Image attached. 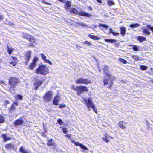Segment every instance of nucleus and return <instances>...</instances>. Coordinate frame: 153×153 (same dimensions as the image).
Masks as SVG:
<instances>
[{"label": "nucleus", "mask_w": 153, "mask_h": 153, "mask_svg": "<svg viewBox=\"0 0 153 153\" xmlns=\"http://www.w3.org/2000/svg\"><path fill=\"white\" fill-rule=\"evenodd\" d=\"M23 98V96L19 94H17L15 96V98L18 101L19 100H22Z\"/></svg>", "instance_id": "aec40b11"}, {"label": "nucleus", "mask_w": 153, "mask_h": 153, "mask_svg": "<svg viewBox=\"0 0 153 153\" xmlns=\"http://www.w3.org/2000/svg\"><path fill=\"white\" fill-rule=\"evenodd\" d=\"M59 97L58 96H56L54 97L53 100V103L54 105H58V102L59 101Z\"/></svg>", "instance_id": "f3484780"}, {"label": "nucleus", "mask_w": 153, "mask_h": 153, "mask_svg": "<svg viewBox=\"0 0 153 153\" xmlns=\"http://www.w3.org/2000/svg\"><path fill=\"white\" fill-rule=\"evenodd\" d=\"M64 3L65 4L64 7L66 10H69L71 5V2L65 1Z\"/></svg>", "instance_id": "ddd939ff"}, {"label": "nucleus", "mask_w": 153, "mask_h": 153, "mask_svg": "<svg viewBox=\"0 0 153 153\" xmlns=\"http://www.w3.org/2000/svg\"><path fill=\"white\" fill-rule=\"evenodd\" d=\"M88 89L87 87L84 86H77V94L78 95L84 92H86L88 91Z\"/></svg>", "instance_id": "0eeeda50"}, {"label": "nucleus", "mask_w": 153, "mask_h": 153, "mask_svg": "<svg viewBox=\"0 0 153 153\" xmlns=\"http://www.w3.org/2000/svg\"><path fill=\"white\" fill-rule=\"evenodd\" d=\"M140 26V25L138 23L132 24L130 25V27L131 28H134Z\"/></svg>", "instance_id": "bb28decb"}, {"label": "nucleus", "mask_w": 153, "mask_h": 153, "mask_svg": "<svg viewBox=\"0 0 153 153\" xmlns=\"http://www.w3.org/2000/svg\"><path fill=\"white\" fill-rule=\"evenodd\" d=\"M137 39L140 42L146 40V37L140 36H138L137 37Z\"/></svg>", "instance_id": "412c9836"}, {"label": "nucleus", "mask_w": 153, "mask_h": 153, "mask_svg": "<svg viewBox=\"0 0 153 153\" xmlns=\"http://www.w3.org/2000/svg\"><path fill=\"white\" fill-rule=\"evenodd\" d=\"M43 3H45V4H47V5H50V4L49 3H47L45 1H43Z\"/></svg>", "instance_id": "bf43d9fd"}, {"label": "nucleus", "mask_w": 153, "mask_h": 153, "mask_svg": "<svg viewBox=\"0 0 153 153\" xmlns=\"http://www.w3.org/2000/svg\"><path fill=\"white\" fill-rule=\"evenodd\" d=\"M30 53L31 52L30 51H28L25 53L26 59L27 61V62H26V64H27L30 57Z\"/></svg>", "instance_id": "6ab92c4d"}, {"label": "nucleus", "mask_w": 153, "mask_h": 153, "mask_svg": "<svg viewBox=\"0 0 153 153\" xmlns=\"http://www.w3.org/2000/svg\"><path fill=\"white\" fill-rule=\"evenodd\" d=\"M4 16L2 15H0V21L4 19Z\"/></svg>", "instance_id": "864d4df0"}, {"label": "nucleus", "mask_w": 153, "mask_h": 153, "mask_svg": "<svg viewBox=\"0 0 153 153\" xmlns=\"http://www.w3.org/2000/svg\"><path fill=\"white\" fill-rule=\"evenodd\" d=\"M47 144L49 146H53V149L55 148L56 146V144L55 143L53 140L52 139H51L48 140Z\"/></svg>", "instance_id": "1a4fd4ad"}, {"label": "nucleus", "mask_w": 153, "mask_h": 153, "mask_svg": "<svg viewBox=\"0 0 153 153\" xmlns=\"http://www.w3.org/2000/svg\"><path fill=\"white\" fill-rule=\"evenodd\" d=\"M143 32L145 34L149 35L150 34V32L148 31L147 29H143L142 30Z\"/></svg>", "instance_id": "cd10ccee"}, {"label": "nucleus", "mask_w": 153, "mask_h": 153, "mask_svg": "<svg viewBox=\"0 0 153 153\" xmlns=\"http://www.w3.org/2000/svg\"><path fill=\"white\" fill-rule=\"evenodd\" d=\"M133 46L132 49L134 51H136L138 50V46L136 45H134Z\"/></svg>", "instance_id": "a19ab883"}, {"label": "nucleus", "mask_w": 153, "mask_h": 153, "mask_svg": "<svg viewBox=\"0 0 153 153\" xmlns=\"http://www.w3.org/2000/svg\"><path fill=\"white\" fill-rule=\"evenodd\" d=\"M38 59L37 58L35 57L34 58L33 62L35 61V63H36V62L38 60Z\"/></svg>", "instance_id": "5fc2aeb1"}, {"label": "nucleus", "mask_w": 153, "mask_h": 153, "mask_svg": "<svg viewBox=\"0 0 153 153\" xmlns=\"http://www.w3.org/2000/svg\"><path fill=\"white\" fill-rule=\"evenodd\" d=\"M2 137L5 141L10 140L12 139L11 137L7 135V134H3L2 135Z\"/></svg>", "instance_id": "2eb2a0df"}, {"label": "nucleus", "mask_w": 153, "mask_h": 153, "mask_svg": "<svg viewBox=\"0 0 153 153\" xmlns=\"http://www.w3.org/2000/svg\"><path fill=\"white\" fill-rule=\"evenodd\" d=\"M72 142L74 143V144L76 146H79L81 148L85 149V150H87L88 148L83 145L81 144L80 143H79L77 142H75L73 140L72 141Z\"/></svg>", "instance_id": "f8f14e48"}, {"label": "nucleus", "mask_w": 153, "mask_h": 153, "mask_svg": "<svg viewBox=\"0 0 153 153\" xmlns=\"http://www.w3.org/2000/svg\"><path fill=\"white\" fill-rule=\"evenodd\" d=\"M58 122L60 125H62L63 124V122L61 119H59L58 120Z\"/></svg>", "instance_id": "09e8293b"}, {"label": "nucleus", "mask_w": 153, "mask_h": 153, "mask_svg": "<svg viewBox=\"0 0 153 153\" xmlns=\"http://www.w3.org/2000/svg\"><path fill=\"white\" fill-rule=\"evenodd\" d=\"M44 130H45V132L46 133L47 132H46L47 131L46 130V129L45 128H44Z\"/></svg>", "instance_id": "69168bd1"}, {"label": "nucleus", "mask_w": 153, "mask_h": 153, "mask_svg": "<svg viewBox=\"0 0 153 153\" xmlns=\"http://www.w3.org/2000/svg\"><path fill=\"white\" fill-rule=\"evenodd\" d=\"M22 36L23 38L29 40L30 42H32L29 44L30 46H34V43L35 41V38L31 35L26 33H22Z\"/></svg>", "instance_id": "20e7f679"}, {"label": "nucleus", "mask_w": 153, "mask_h": 153, "mask_svg": "<svg viewBox=\"0 0 153 153\" xmlns=\"http://www.w3.org/2000/svg\"><path fill=\"white\" fill-rule=\"evenodd\" d=\"M82 102L83 103L85 104L87 108L89 110H91V108L94 112L97 113V110L96 109L95 105L92 102L91 98H89L87 100L85 98L83 97Z\"/></svg>", "instance_id": "f257e3e1"}, {"label": "nucleus", "mask_w": 153, "mask_h": 153, "mask_svg": "<svg viewBox=\"0 0 153 153\" xmlns=\"http://www.w3.org/2000/svg\"><path fill=\"white\" fill-rule=\"evenodd\" d=\"M12 58L13 59V60H14V61H17V58L16 57H12Z\"/></svg>", "instance_id": "6e6d98bb"}, {"label": "nucleus", "mask_w": 153, "mask_h": 153, "mask_svg": "<svg viewBox=\"0 0 153 153\" xmlns=\"http://www.w3.org/2000/svg\"><path fill=\"white\" fill-rule=\"evenodd\" d=\"M98 26L99 27H103L105 28V29H107L108 27V26L106 24H99Z\"/></svg>", "instance_id": "c756f323"}, {"label": "nucleus", "mask_w": 153, "mask_h": 153, "mask_svg": "<svg viewBox=\"0 0 153 153\" xmlns=\"http://www.w3.org/2000/svg\"><path fill=\"white\" fill-rule=\"evenodd\" d=\"M4 121V118L3 116H0V123H3Z\"/></svg>", "instance_id": "79ce46f5"}, {"label": "nucleus", "mask_w": 153, "mask_h": 153, "mask_svg": "<svg viewBox=\"0 0 153 153\" xmlns=\"http://www.w3.org/2000/svg\"><path fill=\"white\" fill-rule=\"evenodd\" d=\"M43 83V82L42 81H40V80H39V81H38L36 84V85L38 86H40L41 85L42 83Z\"/></svg>", "instance_id": "58836bf2"}, {"label": "nucleus", "mask_w": 153, "mask_h": 153, "mask_svg": "<svg viewBox=\"0 0 153 153\" xmlns=\"http://www.w3.org/2000/svg\"><path fill=\"white\" fill-rule=\"evenodd\" d=\"M151 82L153 83V80H151Z\"/></svg>", "instance_id": "338daca9"}, {"label": "nucleus", "mask_w": 153, "mask_h": 153, "mask_svg": "<svg viewBox=\"0 0 153 153\" xmlns=\"http://www.w3.org/2000/svg\"><path fill=\"white\" fill-rule=\"evenodd\" d=\"M76 82L77 83L85 84H88L91 83V80L83 78H79L76 80Z\"/></svg>", "instance_id": "423d86ee"}, {"label": "nucleus", "mask_w": 153, "mask_h": 153, "mask_svg": "<svg viewBox=\"0 0 153 153\" xmlns=\"http://www.w3.org/2000/svg\"><path fill=\"white\" fill-rule=\"evenodd\" d=\"M123 122L122 121H120L119 123V126L122 129H124L125 128V126L122 124Z\"/></svg>", "instance_id": "72a5a7b5"}, {"label": "nucleus", "mask_w": 153, "mask_h": 153, "mask_svg": "<svg viewBox=\"0 0 153 153\" xmlns=\"http://www.w3.org/2000/svg\"><path fill=\"white\" fill-rule=\"evenodd\" d=\"M105 137L103 138L102 139L104 141H105L106 143H108L109 142V140H108L109 139H113V138L111 136H109L107 134H105Z\"/></svg>", "instance_id": "4468645a"}, {"label": "nucleus", "mask_w": 153, "mask_h": 153, "mask_svg": "<svg viewBox=\"0 0 153 153\" xmlns=\"http://www.w3.org/2000/svg\"><path fill=\"white\" fill-rule=\"evenodd\" d=\"M23 122L24 121L22 119V118L20 117L14 122V124L16 126L21 125L23 124Z\"/></svg>", "instance_id": "6e6552de"}, {"label": "nucleus", "mask_w": 153, "mask_h": 153, "mask_svg": "<svg viewBox=\"0 0 153 153\" xmlns=\"http://www.w3.org/2000/svg\"><path fill=\"white\" fill-rule=\"evenodd\" d=\"M97 1L100 3H101V0H97Z\"/></svg>", "instance_id": "052dcab7"}, {"label": "nucleus", "mask_w": 153, "mask_h": 153, "mask_svg": "<svg viewBox=\"0 0 153 153\" xmlns=\"http://www.w3.org/2000/svg\"><path fill=\"white\" fill-rule=\"evenodd\" d=\"M108 67L107 66H105L103 69V71L106 75L109 77L111 76V75L108 72Z\"/></svg>", "instance_id": "dca6fc26"}, {"label": "nucleus", "mask_w": 153, "mask_h": 153, "mask_svg": "<svg viewBox=\"0 0 153 153\" xmlns=\"http://www.w3.org/2000/svg\"><path fill=\"white\" fill-rule=\"evenodd\" d=\"M6 103H7H7H9V101H6Z\"/></svg>", "instance_id": "e2e57ef3"}, {"label": "nucleus", "mask_w": 153, "mask_h": 153, "mask_svg": "<svg viewBox=\"0 0 153 153\" xmlns=\"http://www.w3.org/2000/svg\"><path fill=\"white\" fill-rule=\"evenodd\" d=\"M108 6H111L114 5L115 3L112 0H108Z\"/></svg>", "instance_id": "f704fd0d"}, {"label": "nucleus", "mask_w": 153, "mask_h": 153, "mask_svg": "<svg viewBox=\"0 0 153 153\" xmlns=\"http://www.w3.org/2000/svg\"><path fill=\"white\" fill-rule=\"evenodd\" d=\"M77 24L79 26H81L83 27H86L88 26L87 24L83 22H79L77 23Z\"/></svg>", "instance_id": "7c9ffc66"}, {"label": "nucleus", "mask_w": 153, "mask_h": 153, "mask_svg": "<svg viewBox=\"0 0 153 153\" xmlns=\"http://www.w3.org/2000/svg\"><path fill=\"white\" fill-rule=\"evenodd\" d=\"M5 24H7L8 25H12V27L14 26V24H13L12 22H9V24H7V23H5Z\"/></svg>", "instance_id": "3c124183"}, {"label": "nucleus", "mask_w": 153, "mask_h": 153, "mask_svg": "<svg viewBox=\"0 0 153 153\" xmlns=\"http://www.w3.org/2000/svg\"><path fill=\"white\" fill-rule=\"evenodd\" d=\"M109 81V79H108L104 78L103 80V82L104 83V85H105L107 84Z\"/></svg>", "instance_id": "4c0bfd02"}, {"label": "nucleus", "mask_w": 153, "mask_h": 153, "mask_svg": "<svg viewBox=\"0 0 153 153\" xmlns=\"http://www.w3.org/2000/svg\"><path fill=\"white\" fill-rule=\"evenodd\" d=\"M88 36L91 38L95 40H98L100 39L99 37L98 36H94L92 35H88Z\"/></svg>", "instance_id": "4be33fe9"}, {"label": "nucleus", "mask_w": 153, "mask_h": 153, "mask_svg": "<svg viewBox=\"0 0 153 153\" xmlns=\"http://www.w3.org/2000/svg\"><path fill=\"white\" fill-rule=\"evenodd\" d=\"M66 106V105L64 104H61L59 106V108H62L64 107H65Z\"/></svg>", "instance_id": "8fccbe9b"}, {"label": "nucleus", "mask_w": 153, "mask_h": 153, "mask_svg": "<svg viewBox=\"0 0 153 153\" xmlns=\"http://www.w3.org/2000/svg\"><path fill=\"white\" fill-rule=\"evenodd\" d=\"M70 12L71 13L74 14H76L78 13V10L74 8H72L70 10Z\"/></svg>", "instance_id": "b1692460"}, {"label": "nucleus", "mask_w": 153, "mask_h": 153, "mask_svg": "<svg viewBox=\"0 0 153 153\" xmlns=\"http://www.w3.org/2000/svg\"><path fill=\"white\" fill-rule=\"evenodd\" d=\"M79 15L81 16H86L88 17H90L92 16V15L82 11H81L80 12H79Z\"/></svg>", "instance_id": "9b49d317"}, {"label": "nucleus", "mask_w": 153, "mask_h": 153, "mask_svg": "<svg viewBox=\"0 0 153 153\" xmlns=\"http://www.w3.org/2000/svg\"><path fill=\"white\" fill-rule=\"evenodd\" d=\"M7 51L8 53L10 55L12 53V51L13 50V49L11 47H10L8 46H7Z\"/></svg>", "instance_id": "393cba45"}, {"label": "nucleus", "mask_w": 153, "mask_h": 153, "mask_svg": "<svg viewBox=\"0 0 153 153\" xmlns=\"http://www.w3.org/2000/svg\"><path fill=\"white\" fill-rule=\"evenodd\" d=\"M19 151L22 153H29L28 151L25 150L24 148L22 146L20 148Z\"/></svg>", "instance_id": "c85d7f7f"}, {"label": "nucleus", "mask_w": 153, "mask_h": 153, "mask_svg": "<svg viewBox=\"0 0 153 153\" xmlns=\"http://www.w3.org/2000/svg\"><path fill=\"white\" fill-rule=\"evenodd\" d=\"M37 88H38L37 87H35V89L36 90L37 89Z\"/></svg>", "instance_id": "0e129e2a"}, {"label": "nucleus", "mask_w": 153, "mask_h": 153, "mask_svg": "<svg viewBox=\"0 0 153 153\" xmlns=\"http://www.w3.org/2000/svg\"><path fill=\"white\" fill-rule=\"evenodd\" d=\"M89 10H92V8L91 7H89Z\"/></svg>", "instance_id": "680f3d73"}, {"label": "nucleus", "mask_w": 153, "mask_h": 153, "mask_svg": "<svg viewBox=\"0 0 153 153\" xmlns=\"http://www.w3.org/2000/svg\"><path fill=\"white\" fill-rule=\"evenodd\" d=\"M132 58L134 59L136 61L141 60V58L137 56L133 55L132 56Z\"/></svg>", "instance_id": "a878e982"}, {"label": "nucleus", "mask_w": 153, "mask_h": 153, "mask_svg": "<svg viewBox=\"0 0 153 153\" xmlns=\"http://www.w3.org/2000/svg\"><path fill=\"white\" fill-rule=\"evenodd\" d=\"M105 41L107 42H110L111 43H115L117 42V40L115 39H105Z\"/></svg>", "instance_id": "5701e85b"}, {"label": "nucleus", "mask_w": 153, "mask_h": 153, "mask_svg": "<svg viewBox=\"0 0 153 153\" xmlns=\"http://www.w3.org/2000/svg\"><path fill=\"white\" fill-rule=\"evenodd\" d=\"M36 65V63H35V61L33 62L31 65L30 66V68L31 70H33L34 67Z\"/></svg>", "instance_id": "2f4dec72"}, {"label": "nucleus", "mask_w": 153, "mask_h": 153, "mask_svg": "<svg viewBox=\"0 0 153 153\" xmlns=\"http://www.w3.org/2000/svg\"><path fill=\"white\" fill-rule=\"evenodd\" d=\"M83 43L85 44H86L89 46H91L92 45V44L91 43L89 42L88 41H86L83 42Z\"/></svg>", "instance_id": "ea45409f"}, {"label": "nucleus", "mask_w": 153, "mask_h": 153, "mask_svg": "<svg viewBox=\"0 0 153 153\" xmlns=\"http://www.w3.org/2000/svg\"><path fill=\"white\" fill-rule=\"evenodd\" d=\"M118 60L120 62H121L124 64H126L127 63V62L126 61L121 58H119L118 59Z\"/></svg>", "instance_id": "e433bc0d"}, {"label": "nucleus", "mask_w": 153, "mask_h": 153, "mask_svg": "<svg viewBox=\"0 0 153 153\" xmlns=\"http://www.w3.org/2000/svg\"><path fill=\"white\" fill-rule=\"evenodd\" d=\"M112 34L114 36H117V35H119V33H117V32H113V33H112Z\"/></svg>", "instance_id": "603ef678"}, {"label": "nucleus", "mask_w": 153, "mask_h": 153, "mask_svg": "<svg viewBox=\"0 0 153 153\" xmlns=\"http://www.w3.org/2000/svg\"><path fill=\"white\" fill-rule=\"evenodd\" d=\"M36 72L38 74L45 75L48 73V70L45 65L42 64L36 69Z\"/></svg>", "instance_id": "7ed1b4c3"}, {"label": "nucleus", "mask_w": 153, "mask_h": 153, "mask_svg": "<svg viewBox=\"0 0 153 153\" xmlns=\"http://www.w3.org/2000/svg\"><path fill=\"white\" fill-rule=\"evenodd\" d=\"M17 61H12L10 63L11 64H12L13 66H15L16 65L17 63Z\"/></svg>", "instance_id": "49530a36"}, {"label": "nucleus", "mask_w": 153, "mask_h": 153, "mask_svg": "<svg viewBox=\"0 0 153 153\" xmlns=\"http://www.w3.org/2000/svg\"><path fill=\"white\" fill-rule=\"evenodd\" d=\"M123 82L125 83L126 82L125 81H123Z\"/></svg>", "instance_id": "774afa93"}, {"label": "nucleus", "mask_w": 153, "mask_h": 153, "mask_svg": "<svg viewBox=\"0 0 153 153\" xmlns=\"http://www.w3.org/2000/svg\"><path fill=\"white\" fill-rule=\"evenodd\" d=\"M109 33H113V31L112 30V29L110 28L109 29Z\"/></svg>", "instance_id": "4d7b16f0"}, {"label": "nucleus", "mask_w": 153, "mask_h": 153, "mask_svg": "<svg viewBox=\"0 0 153 153\" xmlns=\"http://www.w3.org/2000/svg\"><path fill=\"white\" fill-rule=\"evenodd\" d=\"M71 88L74 90L77 91V86L76 87L74 85H73L71 86Z\"/></svg>", "instance_id": "c03bdc74"}, {"label": "nucleus", "mask_w": 153, "mask_h": 153, "mask_svg": "<svg viewBox=\"0 0 153 153\" xmlns=\"http://www.w3.org/2000/svg\"><path fill=\"white\" fill-rule=\"evenodd\" d=\"M147 67L144 65H141L140 67V68L142 70H145L147 69Z\"/></svg>", "instance_id": "37998d69"}, {"label": "nucleus", "mask_w": 153, "mask_h": 153, "mask_svg": "<svg viewBox=\"0 0 153 153\" xmlns=\"http://www.w3.org/2000/svg\"><path fill=\"white\" fill-rule=\"evenodd\" d=\"M15 108V107L14 106V105L13 104L12 105V106L10 108V112H11V111H13L14 110Z\"/></svg>", "instance_id": "de8ad7c7"}, {"label": "nucleus", "mask_w": 153, "mask_h": 153, "mask_svg": "<svg viewBox=\"0 0 153 153\" xmlns=\"http://www.w3.org/2000/svg\"><path fill=\"white\" fill-rule=\"evenodd\" d=\"M40 56L44 62L48 63L50 65H51L52 64V63L51 61L46 59V56L44 54L42 53L40 54Z\"/></svg>", "instance_id": "9d476101"}, {"label": "nucleus", "mask_w": 153, "mask_h": 153, "mask_svg": "<svg viewBox=\"0 0 153 153\" xmlns=\"http://www.w3.org/2000/svg\"><path fill=\"white\" fill-rule=\"evenodd\" d=\"M19 83V80L18 79L15 77H11L9 79V84L12 87L10 90V91L12 94L15 93L14 89L12 88H15Z\"/></svg>", "instance_id": "f03ea898"}, {"label": "nucleus", "mask_w": 153, "mask_h": 153, "mask_svg": "<svg viewBox=\"0 0 153 153\" xmlns=\"http://www.w3.org/2000/svg\"><path fill=\"white\" fill-rule=\"evenodd\" d=\"M115 77L114 76H112L111 78H110V79L111 80L109 82V84L110 85V86L111 87L112 84V80L115 79Z\"/></svg>", "instance_id": "c9c22d12"}, {"label": "nucleus", "mask_w": 153, "mask_h": 153, "mask_svg": "<svg viewBox=\"0 0 153 153\" xmlns=\"http://www.w3.org/2000/svg\"><path fill=\"white\" fill-rule=\"evenodd\" d=\"M62 131L64 133H66L68 131L66 128H63L62 130Z\"/></svg>", "instance_id": "a18cd8bd"}, {"label": "nucleus", "mask_w": 153, "mask_h": 153, "mask_svg": "<svg viewBox=\"0 0 153 153\" xmlns=\"http://www.w3.org/2000/svg\"><path fill=\"white\" fill-rule=\"evenodd\" d=\"M53 95V93L51 91H50L47 92L43 97L44 101L46 102H49L52 100Z\"/></svg>", "instance_id": "39448f33"}, {"label": "nucleus", "mask_w": 153, "mask_h": 153, "mask_svg": "<svg viewBox=\"0 0 153 153\" xmlns=\"http://www.w3.org/2000/svg\"><path fill=\"white\" fill-rule=\"evenodd\" d=\"M120 34L122 35H124L126 31V28L124 27H120Z\"/></svg>", "instance_id": "a211bd4d"}, {"label": "nucleus", "mask_w": 153, "mask_h": 153, "mask_svg": "<svg viewBox=\"0 0 153 153\" xmlns=\"http://www.w3.org/2000/svg\"><path fill=\"white\" fill-rule=\"evenodd\" d=\"M6 148L7 149H10L13 148V145L10 143L7 144L5 146Z\"/></svg>", "instance_id": "473e14b6"}, {"label": "nucleus", "mask_w": 153, "mask_h": 153, "mask_svg": "<svg viewBox=\"0 0 153 153\" xmlns=\"http://www.w3.org/2000/svg\"><path fill=\"white\" fill-rule=\"evenodd\" d=\"M60 2H62L64 3L65 1H66V0H58Z\"/></svg>", "instance_id": "13d9d810"}]
</instances>
